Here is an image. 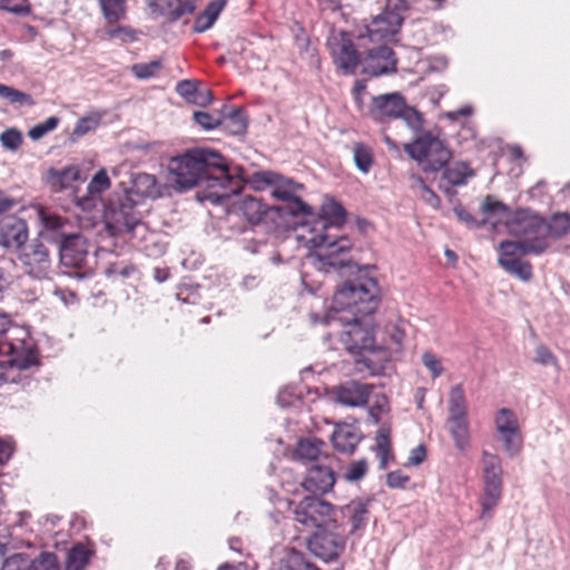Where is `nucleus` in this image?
Instances as JSON below:
<instances>
[{
  "label": "nucleus",
  "instance_id": "obj_6",
  "mask_svg": "<svg viewBox=\"0 0 570 570\" xmlns=\"http://www.w3.org/2000/svg\"><path fill=\"white\" fill-rule=\"evenodd\" d=\"M253 183L257 188L272 187L273 197L285 202L287 204L286 209L291 215L312 216V207L298 196V191L303 189L302 184L271 170L255 173Z\"/></svg>",
  "mask_w": 570,
  "mask_h": 570
},
{
  "label": "nucleus",
  "instance_id": "obj_28",
  "mask_svg": "<svg viewBox=\"0 0 570 570\" xmlns=\"http://www.w3.org/2000/svg\"><path fill=\"white\" fill-rule=\"evenodd\" d=\"M325 443L316 438L302 439L296 446L295 455L302 462H322L327 460L324 454Z\"/></svg>",
  "mask_w": 570,
  "mask_h": 570
},
{
  "label": "nucleus",
  "instance_id": "obj_14",
  "mask_svg": "<svg viewBox=\"0 0 570 570\" xmlns=\"http://www.w3.org/2000/svg\"><path fill=\"white\" fill-rule=\"evenodd\" d=\"M38 217L41 223L39 235L53 243L60 244L68 236H72L79 227L67 216H62L47 208L38 210Z\"/></svg>",
  "mask_w": 570,
  "mask_h": 570
},
{
  "label": "nucleus",
  "instance_id": "obj_63",
  "mask_svg": "<svg viewBox=\"0 0 570 570\" xmlns=\"http://www.w3.org/2000/svg\"><path fill=\"white\" fill-rule=\"evenodd\" d=\"M387 401L384 396L377 397L375 403L370 407V416L373 419L374 423H379L381 415L386 411Z\"/></svg>",
  "mask_w": 570,
  "mask_h": 570
},
{
  "label": "nucleus",
  "instance_id": "obj_3",
  "mask_svg": "<svg viewBox=\"0 0 570 570\" xmlns=\"http://www.w3.org/2000/svg\"><path fill=\"white\" fill-rule=\"evenodd\" d=\"M380 303V288L376 279L360 276L354 281L344 283L334 294L331 309L322 317L317 313H311L314 324L332 322H350L357 316L373 314Z\"/></svg>",
  "mask_w": 570,
  "mask_h": 570
},
{
  "label": "nucleus",
  "instance_id": "obj_41",
  "mask_svg": "<svg viewBox=\"0 0 570 570\" xmlns=\"http://www.w3.org/2000/svg\"><path fill=\"white\" fill-rule=\"evenodd\" d=\"M89 561V551L81 544L75 546L69 552L66 570H83Z\"/></svg>",
  "mask_w": 570,
  "mask_h": 570
},
{
  "label": "nucleus",
  "instance_id": "obj_62",
  "mask_svg": "<svg viewBox=\"0 0 570 570\" xmlns=\"http://www.w3.org/2000/svg\"><path fill=\"white\" fill-rule=\"evenodd\" d=\"M149 8L159 14H167L174 8L176 0H147Z\"/></svg>",
  "mask_w": 570,
  "mask_h": 570
},
{
  "label": "nucleus",
  "instance_id": "obj_7",
  "mask_svg": "<svg viewBox=\"0 0 570 570\" xmlns=\"http://www.w3.org/2000/svg\"><path fill=\"white\" fill-rule=\"evenodd\" d=\"M407 155L416 160L425 171H438L450 161L452 154L445 144L431 132L419 135L404 145Z\"/></svg>",
  "mask_w": 570,
  "mask_h": 570
},
{
  "label": "nucleus",
  "instance_id": "obj_23",
  "mask_svg": "<svg viewBox=\"0 0 570 570\" xmlns=\"http://www.w3.org/2000/svg\"><path fill=\"white\" fill-rule=\"evenodd\" d=\"M128 202L139 204L144 198H157L161 196V188L154 175L147 173L136 174L131 180V187L125 193Z\"/></svg>",
  "mask_w": 570,
  "mask_h": 570
},
{
  "label": "nucleus",
  "instance_id": "obj_51",
  "mask_svg": "<svg viewBox=\"0 0 570 570\" xmlns=\"http://www.w3.org/2000/svg\"><path fill=\"white\" fill-rule=\"evenodd\" d=\"M32 570H59L58 560L52 552H42L31 561Z\"/></svg>",
  "mask_w": 570,
  "mask_h": 570
},
{
  "label": "nucleus",
  "instance_id": "obj_26",
  "mask_svg": "<svg viewBox=\"0 0 570 570\" xmlns=\"http://www.w3.org/2000/svg\"><path fill=\"white\" fill-rule=\"evenodd\" d=\"M361 441L357 429L351 424H338L332 433V443L335 450L351 454Z\"/></svg>",
  "mask_w": 570,
  "mask_h": 570
},
{
  "label": "nucleus",
  "instance_id": "obj_37",
  "mask_svg": "<svg viewBox=\"0 0 570 570\" xmlns=\"http://www.w3.org/2000/svg\"><path fill=\"white\" fill-rule=\"evenodd\" d=\"M494 424L498 433H507L520 429L515 413L507 407H502L497 412Z\"/></svg>",
  "mask_w": 570,
  "mask_h": 570
},
{
  "label": "nucleus",
  "instance_id": "obj_25",
  "mask_svg": "<svg viewBox=\"0 0 570 570\" xmlns=\"http://www.w3.org/2000/svg\"><path fill=\"white\" fill-rule=\"evenodd\" d=\"M368 500H353L341 508V523L344 524V521L346 520V523L350 525V529L346 530V535L354 534L366 527L368 521Z\"/></svg>",
  "mask_w": 570,
  "mask_h": 570
},
{
  "label": "nucleus",
  "instance_id": "obj_36",
  "mask_svg": "<svg viewBox=\"0 0 570 570\" xmlns=\"http://www.w3.org/2000/svg\"><path fill=\"white\" fill-rule=\"evenodd\" d=\"M472 175L468 165L464 163H454L443 171V178L452 186L463 185L466 178Z\"/></svg>",
  "mask_w": 570,
  "mask_h": 570
},
{
  "label": "nucleus",
  "instance_id": "obj_35",
  "mask_svg": "<svg viewBox=\"0 0 570 570\" xmlns=\"http://www.w3.org/2000/svg\"><path fill=\"white\" fill-rule=\"evenodd\" d=\"M100 9L108 23H116L126 17L125 0H99Z\"/></svg>",
  "mask_w": 570,
  "mask_h": 570
},
{
  "label": "nucleus",
  "instance_id": "obj_58",
  "mask_svg": "<svg viewBox=\"0 0 570 570\" xmlns=\"http://www.w3.org/2000/svg\"><path fill=\"white\" fill-rule=\"evenodd\" d=\"M0 8L16 14H27L29 12L27 0H1Z\"/></svg>",
  "mask_w": 570,
  "mask_h": 570
},
{
  "label": "nucleus",
  "instance_id": "obj_30",
  "mask_svg": "<svg viewBox=\"0 0 570 570\" xmlns=\"http://www.w3.org/2000/svg\"><path fill=\"white\" fill-rule=\"evenodd\" d=\"M176 92L189 102L205 105L213 100L210 90L199 92L197 82L193 80H181L176 85Z\"/></svg>",
  "mask_w": 570,
  "mask_h": 570
},
{
  "label": "nucleus",
  "instance_id": "obj_21",
  "mask_svg": "<svg viewBox=\"0 0 570 570\" xmlns=\"http://www.w3.org/2000/svg\"><path fill=\"white\" fill-rule=\"evenodd\" d=\"M405 104V99L399 92L379 95L372 98L370 115L380 122L387 119H397L402 110H404Z\"/></svg>",
  "mask_w": 570,
  "mask_h": 570
},
{
  "label": "nucleus",
  "instance_id": "obj_46",
  "mask_svg": "<svg viewBox=\"0 0 570 570\" xmlns=\"http://www.w3.org/2000/svg\"><path fill=\"white\" fill-rule=\"evenodd\" d=\"M22 134L17 128H9L0 135V142L2 147L10 151L18 150L22 145Z\"/></svg>",
  "mask_w": 570,
  "mask_h": 570
},
{
  "label": "nucleus",
  "instance_id": "obj_12",
  "mask_svg": "<svg viewBox=\"0 0 570 570\" xmlns=\"http://www.w3.org/2000/svg\"><path fill=\"white\" fill-rule=\"evenodd\" d=\"M137 204L128 202L124 196L117 204H110L105 213V224L114 236L130 233L140 225V216L136 212Z\"/></svg>",
  "mask_w": 570,
  "mask_h": 570
},
{
  "label": "nucleus",
  "instance_id": "obj_50",
  "mask_svg": "<svg viewBox=\"0 0 570 570\" xmlns=\"http://www.w3.org/2000/svg\"><path fill=\"white\" fill-rule=\"evenodd\" d=\"M160 68L161 62L154 60L148 63H136L131 67V71L139 79H148L155 77Z\"/></svg>",
  "mask_w": 570,
  "mask_h": 570
},
{
  "label": "nucleus",
  "instance_id": "obj_16",
  "mask_svg": "<svg viewBox=\"0 0 570 570\" xmlns=\"http://www.w3.org/2000/svg\"><path fill=\"white\" fill-rule=\"evenodd\" d=\"M334 62L345 73H353L360 62V56L348 33L341 32L328 40Z\"/></svg>",
  "mask_w": 570,
  "mask_h": 570
},
{
  "label": "nucleus",
  "instance_id": "obj_11",
  "mask_svg": "<svg viewBox=\"0 0 570 570\" xmlns=\"http://www.w3.org/2000/svg\"><path fill=\"white\" fill-rule=\"evenodd\" d=\"M4 334H0V355L7 356L4 362L10 374L13 368L26 370L37 364V351L31 340L14 338L4 340Z\"/></svg>",
  "mask_w": 570,
  "mask_h": 570
},
{
  "label": "nucleus",
  "instance_id": "obj_20",
  "mask_svg": "<svg viewBox=\"0 0 570 570\" xmlns=\"http://www.w3.org/2000/svg\"><path fill=\"white\" fill-rule=\"evenodd\" d=\"M29 236L27 223L16 216L3 217L0 223V245L9 250L20 249Z\"/></svg>",
  "mask_w": 570,
  "mask_h": 570
},
{
  "label": "nucleus",
  "instance_id": "obj_29",
  "mask_svg": "<svg viewBox=\"0 0 570 570\" xmlns=\"http://www.w3.org/2000/svg\"><path fill=\"white\" fill-rule=\"evenodd\" d=\"M570 232V214L568 213H556L549 220L544 219V227L542 228V235H547L549 238H562Z\"/></svg>",
  "mask_w": 570,
  "mask_h": 570
},
{
  "label": "nucleus",
  "instance_id": "obj_31",
  "mask_svg": "<svg viewBox=\"0 0 570 570\" xmlns=\"http://www.w3.org/2000/svg\"><path fill=\"white\" fill-rule=\"evenodd\" d=\"M448 424L455 446L460 451L466 450L470 445V430L466 416L449 417Z\"/></svg>",
  "mask_w": 570,
  "mask_h": 570
},
{
  "label": "nucleus",
  "instance_id": "obj_48",
  "mask_svg": "<svg viewBox=\"0 0 570 570\" xmlns=\"http://www.w3.org/2000/svg\"><path fill=\"white\" fill-rule=\"evenodd\" d=\"M1 570H31V560L24 553H14L4 560Z\"/></svg>",
  "mask_w": 570,
  "mask_h": 570
},
{
  "label": "nucleus",
  "instance_id": "obj_27",
  "mask_svg": "<svg viewBox=\"0 0 570 570\" xmlns=\"http://www.w3.org/2000/svg\"><path fill=\"white\" fill-rule=\"evenodd\" d=\"M238 194L239 191L234 195V197H236ZM232 198L233 196L227 200L225 205H229ZM232 205L237 206V208L243 213L244 217L254 225L261 223L269 210V207L266 204H264L261 199L252 196H245L238 202L232 203Z\"/></svg>",
  "mask_w": 570,
  "mask_h": 570
},
{
  "label": "nucleus",
  "instance_id": "obj_42",
  "mask_svg": "<svg viewBox=\"0 0 570 570\" xmlns=\"http://www.w3.org/2000/svg\"><path fill=\"white\" fill-rule=\"evenodd\" d=\"M102 117V112L94 111L80 118L73 128L72 136L79 138L95 130L99 126Z\"/></svg>",
  "mask_w": 570,
  "mask_h": 570
},
{
  "label": "nucleus",
  "instance_id": "obj_49",
  "mask_svg": "<svg viewBox=\"0 0 570 570\" xmlns=\"http://www.w3.org/2000/svg\"><path fill=\"white\" fill-rule=\"evenodd\" d=\"M368 464L365 459H360L356 461H353L347 468L344 473V476L347 481L356 482L364 478V475L367 473Z\"/></svg>",
  "mask_w": 570,
  "mask_h": 570
},
{
  "label": "nucleus",
  "instance_id": "obj_33",
  "mask_svg": "<svg viewBox=\"0 0 570 570\" xmlns=\"http://www.w3.org/2000/svg\"><path fill=\"white\" fill-rule=\"evenodd\" d=\"M226 1L225 0H215L212 1L205 10L197 16L194 22V31L195 32H204L208 30L216 19L218 18L220 11L225 7Z\"/></svg>",
  "mask_w": 570,
  "mask_h": 570
},
{
  "label": "nucleus",
  "instance_id": "obj_2",
  "mask_svg": "<svg viewBox=\"0 0 570 570\" xmlns=\"http://www.w3.org/2000/svg\"><path fill=\"white\" fill-rule=\"evenodd\" d=\"M305 217L302 228H308L311 237L301 235L306 239L314 252L311 253L312 264L322 272H340L345 275V269L353 271L356 264L353 262V245L348 237L331 235V229H337L344 225L346 212L343 206L332 198H326L321 207V214L303 215Z\"/></svg>",
  "mask_w": 570,
  "mask_h": 570
},
{
  "label": "nucleus",
  "instance_id": "obj_59",
  "mask_svg": "<svg viewBox=\"0 0 570 570\" xmlns=\"http://www.w3.org/2000/svg\"><path fill=\"white\" fill-rule=\"evenodd\" d=\"M194 120L204 129L209 130L219 126L220 120L205 111H195Z\"/></svg>",
  "mask_w": 570,
  "mask_h": 570
},
{
  "label": "nucleus",
  "instance_id": "obj_8",
  "mask_svg": "<svg viewBox=\"0 0 570 570\" xmlns=\"http://www.w3.org/2000/svg\"><path fill=\"white\" fill-rule=\"evenodd\" d=\"M293 514L305 529H321L338 521L334 507L318 497H305L295 505Z\"/></svg>",
  "mask_w": 570,
  "mask_h": 570
},
{
  "label": "nucleus",
  "instance_id": "obj_44",
  "mask_svg": "<svg viewBox=\"0 0 570 570\" xmlns=\"http://www.w3.org/2000/svg\"><path fill=\"white\" fill-rule=\"evenodd\" d=\"M399 118L403 119L410 129L413 130L415 138L423 134L424 119L423 115L415 108L404 105V110L400 114Z\"/></svg>",
  "mask_w": 570,
  "mask_h": 570
},
{
  "label": "nucleus",
  "instance_id": "obj_1",
  "mask_svg": "<svg viewBox=\"0 0 570 570\" xmlns=\"http://www.w3.org/2000/svg\"><path fill=\"white\" fill-rule=\"evenodd\" d=\"M169 174L177 189L204 186V198L213 204H226L242 189V181L229 174L223 156L212 149L193 148L170 158Z\"/></svg>",
  "mask_w": 570,
  "mask_h": 570
},
{
  "label": "nucleus",
  "instance_id": "obj_56",
  "mask_svg": "<svg viewBox=\"0 0 570 570\" xmlns=\"http://www.w3.org/2000/svg\"><path fill=\"white\" fill-rule=\"evenodd\" d=\"M228 126L234 134H242L246 130L247 124L242 109L230 112L227 118Z\"/></svg>",
  "mask_w": 570,
  "mask_h": 570
},
{
  "label": "nucleus",
  "instance_id": "obj_39",
  "mask_svg": "<svg viewBox=\"0 0 570 570\" xmlns=\"http://www.w3.org/2000/svg\"><path fill=\"white\" fill-rule=\"evenodd\" d=\"M281 570H318L315 564L307 561L305 556L297 551H291L282 560Z\"/></svg>",
  "mask_w": 570,
  "mask_h": 570
},
{
  "label": "nucleus",
  "instance_id": "obj_17",
  "mask_svg": "<svg viewBox=\"0 0 570 570\" xmlns=\"http://www.w3.org/2000/svg\"><path fill=\"white\" fill-rule=\"evenodd\" d=\"M521 248L514 245L512 240H504L500 244L499 265L509 274L522 279L529 281L532 277V265L522 259L519 255Z\"/></svg>",
  "mask_w": 570,
  "mask_h": 570
},
{
  "label": "nucleus",
  "instance_id": "obj_4",
  "mask_svg": "<svg viewBox=\"0 0 570 570\" xmlns=\"http://www.w3.org/2000/svg\"><path fill=\"white\" fill-rule=\"evenodd\" d=\"M409 8L407 0H386L384 10L366 24L365 33L358 36V46L364 47L367 42L377 46L396 42Z\"/></svg>",
  "mask_w": 570,
  "mask_h": 570
},
{
  "label": "nucleus",
  "instance_id": "obj_10",
  "mask_svg": "<svg viewBox=\"0 0 570 570\" xmlns=\"http://www.w3.org/2000/svg\"><path fill=\"white\" fill-rule=\"evenodd\" d=\"M483 494L481 498V518L491 517L502 494V468L498 455L483 452Z\"/></svg>",
  "mask_w": 570,
  "mask_h": 570
},
{
  "label": "nucleus",
  "instance_id": "obj_9",
  "mask_svg": "<svg viewBox=\"0 0 570 570\" xmlns=\"http://www.w3.org/2000/svg\"><path fill=\"white\" fill-rule=\"evenodd\" d=\"M346 546L345 524L338 523L317 529L307 540V548L315 557L331 561L344 551Z\"/></svg>",
  "mask_w": 570,
  "mask_h": 570
},
{
  "label": "nucleus",
  "instance_id": "obj_40",
  "mask_svg": "<svg viewBox=\"0 0 570 570\" xmlns=\"http://www.w3.org/2000/svg\"><path fill=\"white\" fill-rule=\"evenodd\" d=\"M353 157L356 167L363 174H367L373 165L372 149L363 142H356L353 148Z\"/></svg>",
  "mask_w": 570,
  "mask_h": 570
},
{
  "label": "nucleus",
  "instance_id": "obj_43",
  "mask_svg": "<svg viewBox=\"0 0 570 570\" xmlns=\"http://www.w3.org/2000/svg\"><path fill=\"white\" fill-rule=\"evenodd\" d=\"M110 179L105 168L99 169L90 179L87 190L91 198L100 197L102 193L110 188Z\"/></svg>",
  "mask_w": 570,
  "mask_h": 570
},
{
  "label": "nucleus",
  "instance_id": "obj_55",
  "mask_svg": "<svg viewBox=\"0 0 570 570\" xmlns=\"http://www.w3.org/2000/svg\"><path fill=\"white\" fill-rule=\"evenodd\" d=\"M194 10H195V4L191 0H185V1L176 0L174 8H171V10L169 12V18H170V20L175 21L186 14L193 13Z\"/></svg>",
  "mask_w": 570,
  "mask_h": 570
},
{
  "label": "nucleus",
  "instance_id": "obj_64",
  "mask_svg": "<svg viewBox=\"0 0 570 570\" xmlns=\"http://www.w3.org/2000/svg\"><path fill=\"white\" fill-rule=\"evenodd\" d=\"M426 456V450L423 445H417L416 448L412 449L410 452V455L407 458L406 465H419L421 464Z\"/></svg>",
  "mask_w": 570,
  "mask_h": 570
},
{
  "label": "nucleus",
  "instance_id": "obj_13",
  "mask_svg": "<svg viewBox=\"0 0 570 570\" xmlns=\"http://www.w3.org/2000/svg\"><path fill=\"white\" fill-rule=\"evenodd\" d=\"M347 328L341 334V342L345 348L353 353L374 347V331L372 322L366 316H357V320L342 322Z\"/></svg>",
  "mask_w": 570,
  "mask_h": 570
},
{
  "label": "nucleus",
  "instance_id": "obj_47",
  "mask_svg": "<svg viewBox=\"0 0 570 570\" xmlns=\"http://www.w3.org/2000/svg\"><path fill=\"white\" fill-rule=\"evenodd\" d=\"M59 124V118L51 116L47 118L43 122L37 124L32 128H30L28 136L32 140H39L48 132L55 130Z\"/></svg>",
  "mask_w": 570,
  "mask_h": 570
},
{
  "label": "nucleus",
  "instance_id": "obj_54",
  "mask_svg": "<svg viewBox=\"0 0 570 570\" xmlns=\"http://www.w3.org/2000/svg\"><path fill=\"white\" fill-rule=\"evenodd\" d=\"M482 209L485 214H500L507 219L510 217L509 208L501 202L493 199L491 196H488L482 205Z\"/></svg>",
  "mask_w": 570,
  "mask_h": 570
},
{
  "label": "nucleus",
  "instance_id": "obj_60",
  "mask_svg": "<svg viewBox=\"0 0 570 570\" xmlns=\"http://www.w3.org/2000/svg\"><path fill=\"white\" fill-rule=\"evenodd\" d=\"M298 395L293 391L292 387H284L277 394V403L282 407L294 405L298 401Z\"/></svg>",
  "mask_w": 570,
  "mask_h": 570
},
{
  "label": "nucleus",
  "instance_id": "obj_45",
  "mask_svg": "<svg viewBox=\"0 0 570 570\" xmlns=\"http://www.w3.org/2000/svg\"><path fill=\"white\" fill-rule=\"evenodd\" d=\"M504 445V450L510 456L517 455L522 448V434L520 429L512 432L499 433Z\"/></svg>",
  "mask_w": 570,
  "mask_h": 570
},
{
  "label": "nucleus",
  "instance_id": "obj_24",
  "mask_svg": "<svg viewBox=\"0 0 570 570\" xmlns=\"http://www.w3.org/2000/svg\"><path fill=\"white\" fill-rule=\"evenodd\" d=\"M335 483L334 472L331 466L323 462L313 464L302 482L304 489L312 493H325Z\"/></svg>",
  "mask_w": 570,
  "mask_h": 570
},
{
  "label": "nucleus",
  "instance_id": "obj_38",
  "mask_svg": "<svg viewBox=\"0 0 570 570\" xmlns=\"http://www.w3.org/2000/svg\"><path fill=\"white\" fill-rule=\"evenodd\" d=\"M0 98L11 105L32 106L35 104L29 94L3 83H0Z\"/></svg>",
  "mask_w": 570,
  "mask_h": 570
},
{
  "label": "nucleus",
  "instance_id": "obj_53",
  "mask_svg": "<svg viewBox=\"0 0 570 570\" xmlns=\"http://www.w3.org/2000/svg\"><path fill=\"white\" fill-rule=\"evenodd\" d=\"M534 362L539 363L541 365L548 366H554L559 367V363L557 357L552 354V352L544 345H539L535 348V356Z\"/></svg>",
  "mask_w": 570,
  "mask_h": 570
},
{
  "label": "nucleus",
  "instance_id": "obj_5",
  "mask_svg": "<svg viewBox=\"0 0 570 570\" xmlns=\"http://www.w3.org/2000/svg\"><path fill=\"white\" fill-rule=\"evenodd\" d=\"M505 225L509 233L518 237L514 245L521 248L523 255H540L550 245L547 235H542L544 218L530 209H518L508 219Z\"/></svg>",
  "mask_w": 570,
  "mask_h": 570
},
{
  "label": "nucleus",
  "instance_id": "obj_52",
  "mask_svg": "<svg viewBox=\"0 0 570 570\" xmlns=\"http://www.w3.org/2000/svg\"><path fill=\"white\" fill-rule=\"evenodd\" d=\"M422 363L430 371L433 379L441 376L444 372L441 360L430 352L423 353Z\"/></svg>",
  "mask_w": 570,
  "mask_h": 570
},
{
  "label": "nucleus",
  "instance_id": "obj_18",
  "mask_svg": "<svg viewBox=\"0 0 570 570\" xmlns=\"http://www.w3.org/2000/svg\"><path fill=\"white\" fill-rule=\"evenodd\" d=\"M397 59L394 51L387 46H377L367 50L363 60V71L370 76L379 77L396 70Z\"/></svg>",
  "mask_w": 570,
  "mask_h": 570
},
{
  "label": "nucleus",
  "instance_id": "obj_32",
  "mask_svg": "<svg viewBox=\"0 0 570 570\" xmlns=\"http://www.w3.org/2000/svg\"><path fill=\"white\" fill-rule=\"evenodd\" d=\"M374 450L380 460V469H386L389 460L392 458L391 428L387 424H382L377 430Z\"/></svg>",
  "mask_w": 570,
  "mask_h": 570
},
{
  "label": "nucleus",
  "instance_id": "obj_19",
  "mask_svg": "<svg viewBox=\"0 0 570 570\" xmlns=\"http://www.w3.org/2000/svg\"><path fill=\"white\" fill-rule=\"evenodd\" d=\"M61 265L71 268L85 266L88 257L87 242L79 229L72 236H68L59 244Z\"/></svg>",
  "mask_w": 570,
  "mask_h": 570
},
{
  "label": "nucleus",
  "instance_id": "obj_22",
  "mask_svg": "<svg viewBox=\"0 0 570 570\" xmlns=\"http://www.w3.org/2000/svg\"><path fill=\"white\" fill-rule=\"evenodd\" d=\"M371 392L372 385L350 381L336 386L333 394L337 403L345 406L357 407L367 403Z\"/></svg>",
  "mask_w": 570,
  "mask_h": 570
},
{
  "label": "nucleus",
  "instance_id": "obj_34",
  "mask_svg": "<svg viewBox=\"0 0 570 570\" xmlns=\"http://www.w3.org/2000/svg\"><path fill=\"white\" fill-rule=\"evenodd\" d=\"M449 417L466 416L468 403L461 384L454 385L449 395Z\"/></svg>",
  "mask_w": 570,
  "mask_h": 570
},
{
  "label": "nucleus",
  "instance_id": "obj_15",
  "mask_svg": "<svg viewBox=\"0 0 570 570\" xmlns=\"http://www.w3.org/2000/svg\"><path fill=\"white\" fill-rule=\"evenodd\" d=\"M27 274L35 278H46L51 271V256L49 249L39 240L24 246L19 255Z\"/></svg>",
  "mask_w": 570,
  "mask_h": 570
},
{
  "label": "nucleus",
  "instance_id": "obj_57",
  "mask_svg": "<svg viewBox=\"0 0 570 570\" xmlns=\"http://www.w3.org/2000/svg\"><path fill=\"white\" fill-rule=\"evenodd\" d=\"M106 33L110 39H120L122 41L136 39V31L134 29H131L130 27H126V26H118L115 28H110L107 30Z\"/></svg>",
  "mask_w": 570,
  "mask_h": 570
},
{
  "label": "nucleus",
  "instance_id": "obj_61",
  "mask_svg": "<svg viewBox=\"0 0 570 570\" xmlns=\"http://www.w3.org/2000/svg\"><path fill=\"white\" fill-rule=\"evenodd\" d=\"M410 481L409 475L404 474L402 471H392L386 476L387 487L395 488H404L405 484Z\"/></svg>",
  "mask_w": 570,
  "mask_h": 570
}]
</instances>
